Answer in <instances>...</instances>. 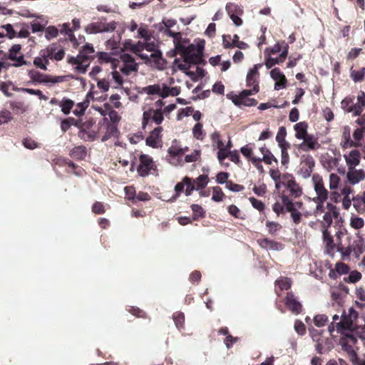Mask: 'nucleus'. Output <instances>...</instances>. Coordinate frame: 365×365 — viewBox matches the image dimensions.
<instances>
[{
	"label": "nucleus",
	"mask_w": 365,
	"mask_h": 365,
	"mask_svg": "<svg viewBox=\"0 0 365 365\" xmlns=\"http://www.w3.org/2000/svg\"><path fill=\"white\" fill-rule=\"evenodd\" d=\"M205 40H200L196 44L189 43L182 56L183 61L199 65L205 63L203 59Z\"/></svg>",
	"instance_id": "obj_1"
},
{
	"label": "nucleus",
	"mask_w": 365,
	"mask_h": 365,
	"mask_svg": "<svg viewBox=\"0 0 365 365\" xmlns=\"http://www.w3.org/2000/svg\"><path fill=\"white\" fill-rule=\"evenodd\" d=\"M358 318V312L354 307H349L347 311L344 310L341 319L336 323V331L340 334H345L347 331H353L356 329L355 322Z\"/></svg>",
	"instance_id": "obj_2"
},
{
	"label": "nucleus",
	"mask_w": 365,
	"mask_h": 365,
	"mask_svg": "<svg viewBox=\"0 0 365 365\" xmlns=\"http://www.w3.org/2000/svg\"><path fill=\"white\" fill-rule=\"evenodd\" d=\"M120 120V115H104V118L98 123V132L104 133L101 140L106 141L110 137H117L118 130L117 128V123Z\"/></svg>",
	"instance_id": "obj_3"
},
{
	"label": "nucleus",
	"mask_w": 365,
	"mask_h": 365,
	"mask_svg": "<svg viewBox=\"0 0 365 365\" xmlns=\"http://www.w3.org/2000/svg\"><path fill=\"white\" fill-rule=\"evenodd\" d=\"M93 123L91 118H80L77 120L76 127L80 130L78 136L86 141H93L97 135L98 130L93 128Z\"/></svg>",
	"instance_id": "obj_4"
},
{
	"label": "nucleus",
	"mask_w": 365,
	"mask_h": 365,
	"mask_svg": "<svg viewBox=\"0 0 365 365\" xmlns=\"http://www.w3.org/2000/svg\"><path fill=\"white\" fill-rule=\"evenodd\" d=\"M188 150V148H182L178 145L176 140H173L171 145L168 149L166 160L174 166L182 165V156Z\"/></svg>",
	"instance_id": "obj_5"
},
{
	"label": "nucleus",
	"mask_w": 365,
	"mask_h": 365,
	"mask_svg": "<svg viewBox=\"0 0 365 365\" xmlns=\"http://www.w3.org/2000/svg\"><path fill=\"white\" fill-rule=\"evenodd\" d=\"M106 19L102 18L101 21L88 24L84 30L88 34L112 32L116 29L117 23L114 21L106 23Z\"/></svg>",
	"instance_id": "obj_6"
},
{
	"label": "nucleus",
	"mask_w": 365,
	"mask_h": 365,
	"mask_svg": "<svg viewBox=\"0 0 365 365\" xmlns=\"http://www.w3.org/2000/svg\"><path fill=\"white\" fill-rule=\"evenodd\" d=\"M282 201L287 212H290L292 221L295 224H299L302 215L299 210L302 207L303 203L300 201H292L288 196L282 195Z\"/></svg>",
	"instance_id": "obj_7"
},
{
	"label": "nucleus",
	"mask_w": 365,
	"mask_h": 365,
	"mask_svg": "<svg viewBox=\"0 0 365 365\" xmlns=\"http://www.w3.org/2000/svg\"><path fill=\"white\" fill-rule=\"evenodd\" d=\"M314 184V190L316 197L313 198V201L325 202L328 199L329 192L325 188L322 177L319 175H314L312 178Z\"/></svg>",
	"instance_id": "obj_8"
},
{
	"label": "nucleus",
	"mask_w": 365,
	"mask_h": 365,
	"mask_svg": "<svg viewBox=\"0 0 365 365\" xmlns=\"http://www.w3.org/2000/svg\"><path fill=\"white\" fill-rule=\"evenodd\" d=\"M315 165L314 158L309 155H304L301 158L298 174L304 179L309 178Z\"/></svg>",
	"instance_id": "obj_9"
},
{
	"label": "nucleus",
	"mask_w": 365,
	"mask_h": 365,
	"mask_svg": "<svg viewBox=\"0 0 365 365\" xmlns=\"http://www.w3.org/2000/svg\"><path fill=\"white\" fill-rule=\"evenodd\" d=\"M56 49L57 44L52 43L46 48L41 51V55L44 58L46 63H48V58L56 61H61L63 58L65 56L64 50L61 48L58 51H56Z\"/></svg>",
	"instance_id": "obj_10"
},
{
	"label": "nucleus",
	"mask_w": 365,
	"mask_h": 365,
	"mask_svg": "<svg viewBox=\"0 0 365 365\" xmlns=\"http://www.w3.org/2000/svg\"><path fill=\"white\" fill-rule=\"evenodd\" d=\"M155 165L153 158L147 155H141L140 157V165L137 168L138 174L141 177H145L149 175L151 170L155 169Z\"/></svg>",
	"instance_id": "obj_11"
},
{
	"label": "nucleus",
	"mask_w": 365,
	"mask_h": 365,
	"mask_svg": "<svg viewBox=\"0 0 365 365\" xmlns=\"http://www.w3.org/2000/svg\"><path fill=\"white\" fill-rule=\"evenodd\" d=\"M356 122L360 128H356L353 133L354 143L352 145H354V147H360L363 133H365V115H360Z\"/></svg>",
	"instance_id": "obj_12"
},
{
	"label": "nucleus",
	"mask_w": 365,
	"mask_h": 365,
	"mask_svg": "<svg viewBox=\"0 0 365 365\" xmlns=\"http://www.w3.org/2000/svg\"><path fill=\"white\" fill-rule=\"evenodd\" d=\"M346 179L348 182L354 185L365 180V171L362 169H348L346 173Z\"/></svg>",
	"instance_id": "obj_13"
},
{
	"label": "nucleus",
	"mask_w": 365,
	"mask_h": 365,
	"mask_svg": "<svg viewBox=\"0 0 365 365\" xmlns=\"http://www.w3.org/2000/svg\"><path fill=\"white\" fill-rule=\"evenodd\" d=\"M303 139V142L299 145V148L304 152L315 150L320 148L317 138L312 135H308Z\"/></svg>",
	"instance_id": "obj_14"
},
{
	"label": "nucleus",
	"mask_w": 365,
	"mask_h": 365,
	"mask_svg": "<svg viewBox=\"0 0 365 365\" xmlns=\"http://www.w3.org/2000/svg\"><path fill=\"white\" fill-rule=\"evenodd\" d=\"M271 78L276 81L274 83V89H283L287 85V78L281 72L279 68H274L270 71Z\"/></svg>",
	"instance_id": "obj_15"
},
{
	"label": "nucleus",
	"mask_w": 365,
	"mask_h": 365,
	"mask_svg": "<svg viewBox=\"0 0 365 365\" xmlns=\"http://www.w3.org/2000/svg\"><path fill=\"white\" fill-rule=\"evenodd\" d=\"M347 168L352 169L360 163L361 154L357 150H352L348 154L344 155Z\"/></svg>",
	"instance_id": "obj_16"
},
{
	"label": "nucleus",
	"mask_w": 365,
	"mask_h": 365,
	"mask_svg": "<svg viewBox=\"0 0 365 365\" xmlns=\"http://www.w3.org/2000/svg\"><path fill=\"white\" fill-rule=\"evenodd\" d=\"M285 304L287 308L295 314L300 313L302 311V304L296 299L292 292L287 294L285 299Z\"/></svg>",
	"instance_id": "obj_17"
},
{
	"label": "nucleus",
	"mask_w": 365,
	"mask_h": 365,
	"mask_svg": "<svg viewBox=\"0 0 365 365\" xmlns=\"http://www.w3.org/2000/svg\"><path fill=\"white\" fill-rule=\"evenodd\" d=\"M341 107L348 113L353 114H361L362 110L359 105H356L354 98L346 97L341 101Z\"/></svg>",
	"instance_id": "obj_18"
},
{
	"label": "nucleus",
	"mask_w": 365,
	"mask_h": 365,
	"mask_svg": "<svg viewBox=\"0 0 365 365\" xmlns=\"http://www.w3.org/2000/svg\"><path fill=\"white\" fill-rule=\"evenodd\" d=\"M257 243L262 248L269 250L279 251L284 248V245L282 243L268 238L259 239L257 240Z\"/></svg>",
	"instance_id": "obj_19"
},
{
	"label": "nucleus",
	"mask_w": 365,
	"mask_h": 365,
	"mask_svg": "<svg viewBox=\"0 0 365 365\" xmlns=\"http://www.w3.org/2000/svg\"><path fill=\"white\" fill-rule=\"evenodd\" d=\"M259 91V86L257 84L255 85L253 89L250 90H244L239 95L233 94L232 93H230L227 94V98L232 101H237L241 100L242 98H249L250 96H252L255 93H257Z\"/></svg>",
	"instance_id": "obj_20"
},
{
	"label": "nucleus",
	"mask_w": 365,
	"mask_h": 365,
	"mask_svg": "<svg viewBox=\"0 0 365 365\" xmlns=\"http://www.w3.org/2000/svg\"><path fill=\"white\" fill-rule=\"evenodd\" d=\"M262 66V64L258 63L249 70L246 78L247 86L250 87L256 85L255 83L257 82V78L259 76L258 70Z\"/></svg>",
	"instance_id": "obj_21"
},
{
	"label": "nucleus",
	"mask_w": 365,
	"mask_h": 365,
	"mask_svg": "<svg viewBox=\"0 0 365 365\" xmlns=\"http://www.w3.org/2000/svg\"><path fill=\"white\" fill-rule=\"evenodd\" d=\"M286 187L289 190L290 195L295 198L302 195V187L294 179L288 180Z\"/></svg>",
	"instance_id": "obj_22"
},
{
	"label": "nucleus",
	"mask_w": 365,
	"mask_h": 365,
	"mask_svg": "<svg viewBox=\"0 0 365 365\" xmlns=\"http://www.w3.org/2000/svg\"><path fill=\"white\" fill-rule=\"evenodd\" d=\"M29 78L34 82L38 83H49V76L40 73L38 71L30 70L28 73Z\"/></svg>",
	"instance_id": "obj_23"
},
{
	"label": "nucleus",
	"mask_w": 365,
	"mask_h": 365,
	"mask_svg": "<svg viewBox=\"0 0 365 365\" xmlns=\"http://www.w3.org/2000/svg\"><path fill=\"white\" fill-rule=\"evenodd\" d=\"M176 24L177 21L175 19L164 18L161 23L155 25V26L159 31L167 35V30H170V28L173 27Z\"/></svg>",
	"instance_id": "obj_24"
},
{
	"label": "nucleus",
	"mask_w": 365,
	"mask_h": 365,
	"mask_svg": "<svg viewBox=\"0 0 365 365\" xmlns=\"http://www.w3.org/2000/svg\"><path fill=\"white\" fill-rule=\"evenodd\" d=\"M70 155L76 160H84L87 156V150L83 145L76 146L70 151Z\"/></svg>",
	"instance_id": "obj_25"
},
{
	"label": "nucleus",
	"mask_w": 365,
	"mask_h": 365,
	"mask_svg": "<svg viewBox=\"0 0 365 365\" xmlns=\"http://www.w3.org/2000/svg\"><path fill=\"white\" fill-rule=\"evenodd\" d=\"M146 145L153 148H158L162 146L161 136L150 133L145 140Z\"/></svg>",
	"instance_id": "obj_26"
},
{
	"label": "nucleus",
	"mask_w": 365,
	"mask_h": 365,
	"mask_svg": "<svg viewBox=\"0 0 365 365\" xmlns=\"http://www.w3.org/2000/svg\"><path fill=\"white\" fill-rule=\"evenodd\" d=\"M124 48L130 50L135 54H138V53L143 51V42L138 41L136 43H133L132 40H126L124 43Z\"/></svg>",
	"instance_id": "obj_27"
},
{
	"label": "nucleus",
	"mask_w": 365,
	"mask_h": 365,
	"mask_svg": "<svg viewBox=\"0 0 365 365\" xmlns=\"http://www.w3.org/2000/svg\"><path fill=\"white\" fill-rule=\"evenodd\" d=\"M323 166L328 170L336 168L339 164V159L334 156L327 155L322 160Z\"/></svg>",
	"instance_id": "obj_28"
},
{
	"label": "nucleus",
	"mask_w": 365,
	"mask_h": 365,
	"mask_svg": "<svg viewBox=\"0 0 365 365\" xmlns=\"http://www.w3.org/2000/svg\"><path fill=\"white\" fill-rule=\"evenodd\" d=\"M74 102L67 98H63L59 103L58 106L63 114H70L71 110L73 107Z\"/></svg>",
	"instance_id": "obj_29"
},
{
	"label": "nucleus",
	"mask_w": 365,
	"mask_h": 365,
	"mask_svg": "<svg viewBox=\"0 0 365 365\" xmlns=\"http://www.w3.org/2000/svg\"><path fill=\"white\" fill-rule=\"evenodd\" d=\"M307 125L304 122H300L294 125V130L296 131L295 137L297 139H302L307 134Z\"/></svg>",
	"instance_id": "obj_30"
},
{
	"label": "nucleus",
	"mask_w": 365,
	"mask_h": 365,
	"mask_svg": "<svg viewBox=\"0 0 365 365\" xmlns=\"http://www.w3.org/2000/svg\"><path fill=\"white\" fill-rule=\"evenodd\" d=\"M95 50L91 43H87L83 48L79 51L78 55L81 57L83 61H88L89 59L88 54L94 53Z\"/></svg>",
	"instance_id": "obj_31"
},
{
	"label": "nucleus",
	"mask_w": 365,
	"mask_h": 365,
	"mask_svg": "<svg viewBox=\"0 0 365 365\" xmlns=\"http://www.w3.org/2000/svg\"><path fill=\"white\" fill-rule=\"evenodd\" d=\"M239 103H237V101H232V103L240 107V108H243V107H250V106H255L257 105V101L255 99V98H242L241 100L238 101Z\"/></svg>",
	"instance_id": "obj_32"
},
{
	"label": "nucleus",
	"mask_w": 365,
	"mask_h": 365,
	"mask_svg": "<svg viewBox=\"0 0 365 365\" xmlns=\"http://www.w3.org/2000/svg\"><path fill=\"white\" fill-rule=\"evenodd\" d=\"M340 345L344 351H346V353L351 356V361L353 362V359L355 356H358L356 352L354 351L353 348V345L348 344L346 341L340 340Z\"/></svg>",
	"instance_id": "obj_33"
},
{
	"label": "nucleus",
	"mask_w": 365,
	"mask_h": 365,
	"mask_svg": "<svg viewBox=\"0 0 365 365\" xmlns=\"http://www.w3.org/2000/svg\"><path fill=\"white\" fill-rule=\"evenodd\" d=\"M185 73L192 79V81H197L198 80V78L204 77L205 76L206 72L203 68L197 66L196 68L195 73L193 71H187L185 72Z\"/></svg>",
	"instance_id": "obj_34"
},
{
	"label": "nucleus",
	"mask_w": 365,
	"mask_h": 365,
	"mask_svg": "<svg viewBox=\"0 0 365 365\" xmlns=\"http://www.w3.org/2000/svg\"><path fill=\"white\" fill-rule=\"evenodd\" d=\"M195 184L196 187V190H200L205 188L208 184V178L205 175H200L198 178L195 180Z\"/></svg>",
	"instance_id": "obj_35"
},
{
	"label": "nucleus",
	"mask_w": 365,
	"mask_h": 365,
	"mask_svg": "<svg viewBox=\"0 0 365 365\" xmlns=\"http://www.w3.org/2000/svg\"><path fill=\"white\" fill-rule=\"evenodd\" d=\"M138 68V63H123V66L120 67V71L125 75L129 76L131 72L137 71Z\"/></svg>",
	"instance_id": "obj_36"
},
{
	"label": "nucleus",
	"mask_w": 365,
	"mask_h": 365,
	"mask_svg": "<svg viewBox=\"0 0 365 365\" xmlns=\"http://www.w3.org/2000/svg\"><path fill=\"white\" fill-rule=\"evenodd\" d=\"M276 284L281 290H287L291 287L292 281L288 277H281L276 281Z\"/></svg>",
	"instance_id": "obj_37"
},
{
	"label": "nucleus",
	"mask_w": 365,
	"mask_h": 365,
	"mask_svg": "<svg viewBox=\"0 0 365 365\" xmlns=\"http://www.w3.org/2000/svg\"><path fill=\"white\" fill-rule=\"evenodd\" d=\"M189 43L190 40L185 38H183V41L174 44V49L178 51V54H180L182 56Z\"/></svg>",
	"instance_id": "obj_38"
},
{
	"label": "nucleus",
	"mask_w": 365,
	"mask_h": 365,
	"mask_svg": "<svg viewBox=\"0 0 365 365\" xmlns=\"http://www.w3.org/2000/svg\"><path fill=\"white\" fill-rule=\"evenodd\" d=\"M350 225L354 229L359 230L364 227V221L361 217L351 216L350 219Z\"/></svg>",
	"instance_id": "obj_39"
},
{
	"label": "nucleus",
	"mask_w": 365,
	"mask_h": 365,
	"mask_svg": "<svg viewBox=\"0 0 365 365\" xmlns=\"http://www.w3.org/2000/svg\"><path fill=\"white\" fill-rule=\"evenodd\" d=\"M9 108L14 113H23L25 111V105L21 101H11L9 103Z\"/></svg>",
	"instance_id": "obj_40"
},
{
	"label": "nucleus",
	"mask_w": 365,
	"mask_h": 365,
	"mask_svg": "<svg viewBox=\"0 0 365 365\" xmlns=\"http://www.w3.org/2000/svg\"><path fill=\"white\" fill-rule=\"evenodd\" d=\"M153 120L156 124H160L163 120V115H143V128H145L149 120Z\"/></svg>",
	"instance_id": "obj_41"
},
{
	"label": "nucleus",
	"mask_w": 365,
	"mask_h": 365,
	"mask_svg": "<svg viewBox=\"0 0 365 365\" xmlns=\"http://www.w3.org/2000/svg\"><path fill=\"white\" fill-rule=\"evenodd\" d=\"M365 75V68H362L359 71L351 70V77L354 82H361L363 81Z\"/></svg>",
	"instance_id": "obj_42"
},
{
	"label": "nucleus",
	"mask_w": 365,
	"mask_h": 365,
	"mask_svg": "<svg viewBox=\"0 0 365 365\" xmlns=\"http://www.w3.org/2000/svg\"><path fill=\"white\" fill-rule=\"evenodd\" d=\"M143 91L148 95H158L160 93V84L150 85L143 88Z\"/></svg>",
	"instance_id": "obj_43"
},
{
	"label": "nucleus",
	"mask_w": 365,
	"mask_h": 365,
	"mask_svg": "<svg viewBox=\"0 0 365 365\" xmlns=\"http://www.w3.org/2000/svg\"><path fill=\"white\" fill-rule=\"evenodd\" d=\"M45 38L50 41L51 39L56 38L58 34V30L56 27L53 26H49L45 29Z\"/></svg>",
	"instance_id": "obj_44"
},
{
	"label": "nucleus",
	"mask_w": 365,
	"mask_h": 365,
	"mask_svg": "<svg viewBox=\"0 0 365 365\" xmlns=\"http://www.w3.org/2000/svg\"><path fill=\"white\" fill-rule=\"evenodd\" d=\"M266 227L271 235H275L282 228V225L279 223L272 221H267Z\"/></svg>",
	"instance_id": "obj_45"
},
{
	"label": "nucleus",
	"mask_w": 365,
	"mask_h": 365,
	"mask_svg": "<svg viewBox=\"0 0 365 365\" xmlns=\"http://www.w3.org/2000/svg\"><path fill=\"white\" fill-rule=\"evenodd\" d=\"M361 278V274L358 271H352L347 277L344 278L346 282L356 283Z\"/></svg>",
	"instance_id": "obj_46"
},
{
	"label": "nucleus",
	"mask_w": 365,
	"mask_h": 365,
	"mask_svg": "<svg viewBox=\"0 0 365 365\" xmlns=\"http://www.w3.org/2000/svg\"><path fill=\"white\" fill-rule=\"evenodd\" d=\"M340 182V178L337 174L331 173L329 175V188L330 190H336L338 188Z\"/></svg>",
	"instance_id": "obj_47"
},
{
	"label": "nucleus",
	"mask_w": 365,
	"mask_h": 365,
	"mask_svg": "<svg viewBox=\"0 0 365 365\" xmlns=\"http://www.w3.org/2000/svg\"><path fill=\"white\" fill-rule=\"evenodd\" d=\"M232 45V47H237L240 49H247L249 48V45L247 43L239 40V36L237 34L233 36Z\"/></svg>",
	"instance_id": "obj_48"
},
{
	"label": "nucleus",
	"mask_w": 365,
	"mask_h": 365,
	"mask_svg": "<svg viewBox=\"0 0 365 365\" xmlns=\"http://www.w3.org/2000/svg\"><path fill=\"white\" fill-rule=\"evenodd\" d=\"M328 321V317L325 314H317L314 318V323L318 327H324Z\"/></svg>",
	"instance_id": "obj_49"
},
{
	"label": "nucleus",
	"mask_w": 365,
	"mask_h": 365,
	"mask_svg": "<svg viewBox=\"0 0 365 365\" xmlns=\"http://www.w3.org/2000/svg\"><path fill=\"white\" fill-rule=\"evenodd\" d=\"M183 182L185 183V185H186V190H185V195L187 196H189L191 195L192 192L194 190H196V187L195 185L192 183V180L188 177H185L183 179Z\"/></svg>",
	"instance_id": "obj_50"
},
{
	"label": "nucleus",
	"mask_w": 365,
	"mask_h": 365,
	"mask_svg": "<svg viewBox=\"0 0 365 365\" xmlns=\"http://www.w3.org/2000/svg\"><path fill=\"white\" fill-rule=\"evenodd\" d=\"M352 201H353V207L356 209V210L358 212H362L365 210L364 207L362 206L363 202H362L359 195H357L355 197H353Z\"/></svg>",
	"instance_id": "obj_51"
},
{
	"label": "nucleus",
	"mask_w": 365,
	"mask_h": 365,
	"mask_svg": "<svg viewBox=\"0 0 365 365\" xmlns=\"http://www.w3.org/2000/svg\"><path fill=\"white\" fill-rule=\"evenodd\" d=\"M192 133L195 138L198 140H202L204 138V134L202 132V125L200 123H197L195 125L192 129Z\"/></svg>",
	"instance_id": "obj_52"
},
{
	"label": "nucleus",
	"mask_w": 365,
	"mask_h": 365,
	"mask_svg": "<svg viewBox=\"0 0 365 365\" xmlns=\"http://www.w3.org/2000/svg\"><path fill=\"white\" fill-rule=\"evenodd\" d=\"M287 132L284 127H280L276 136V140L278 142L279 146H284L283 143L284 142Z\"/></svg>",
	"instance_id": "obj_53"
},
{
	"label": "nucleus",
	"mask_w": 365,
	"mask_h": 365,
	"mask_svg": "<svg viewBox=\"0 0 365 365\" xmlns=\"http://www.w3.org/2000/svg\"><path fill=\"white\" fill-rule=\"evenodd\" d=\"M224 196V193L222 191V189L220 187H213V192L212 200L215 202H220L222 200Z\"/></svg>",
	"instance_id": "obj_54"
},
{
	"label": "nucleus",
	"mask_w": 365,
	"mask_h": 365,
	"mask_svg": "<svg viewBox=\"0 0 365 365\" xmlns=\"http://www.w3.org/2000/svg\"><path fill=\"white\" fill-rule=\"evenodd\" d=\"M76 123L77 120L73 118H68L67 119H65L61 122V129L63 132H66L71 127V125L76 126Z\"/></svg>",
	"instance_id": "obj_55"
},
{
	"label": "nucleus",
	"mask_w": 365,
	"mask_h": 365,
	"mask_svg": "<svg viewBox=\"0 0 365 365\" xmlns=\"http://www.w3.org/2000/svg\"><path fill=\"white\" fill-rule=\"evenodd\" d=\"M21 45L20 44H14L13 45L9 51L8 58L9 59H15L17 56V53L21 51Z\"/></svg>",
	"instance_id": "obj_56"
},
{
	"label": "nucleus",
	"mask_w": 365,
	"mask_h": 365,
	"mask_svg": "<svg viewBox=\"0 0 365 365\" xmlns=\"http://www.w3.org/2000/svg\"><path fill=\"white\" fill-rule=\"evenodd\" d=\"M249 201L252 204V207L259 211H262L265 207L264 204L261 200H259L254 197H249Z\"/></svg>",
	"instance_id": "obj_57"
},
{
	"label": "nucleus",
	"mask_w": 365,
	"mask_h": 365,
	"mask_svg": "<svg viewBox=\"0 0 365 365\" xmlns=\"http://www.w3.org/2000/svg\"><path fill=\"white\" fill-rule=\"evenodd\" d=\"M350 331L345 332L343 334L344 337L341 339V340L347 342L349 344L354 345L357 342V338Z\"/></svg>",
	"instance_id": "obj_58"
},
{
	"label": "nucleus",
	"mask_w": 365,
	"mask_h": 365,
	"mask_svg": "<svg viewBox=\"0 0 365 365\" xmlns=\"http://www.w3.org/2000/svg\"><path fill=\"white\" fill-rule=\"evenodd\" d=\"M226 188L235 192H238L244 190V187L242 185L235 184L232 181L227 182Z\"/></svg>",
	"instance_id": "obj_59"
},
{
	"label": "nucleus",
	"mask_w": 365,
	"mask_h": 365,
	"mask_svg": "<svg viewBox=\"0 0 365 365\" xmlns=\"http://www.w3.org/2000/svg\"><path fill=\"white\" fill-rule=\"evenodd\" d=\"M166 36L173 38L174 44L183 41V38H182V34L180 32H174L171 30H167Z\"/></svg>",
	"instance_id": "obj_60"
},
{
	"label": "nucleus",
	"mask_w": 365,
	"mask_h": 365,
	"mask_svg": "<svg viewBox=\"0 0 365 365\" xmlns=\"http://www.w3.org/2000/svg\"><path fill=\"white\" fill-rule=\"evenodd\" d=\"M97 57L101 63H109L110 61H111V60H113L111 55L107 52H98Z\"/></svg>",
	"instance_id": "obj_61"
},
{
	"label": "nucleus",
	"mask_w": 365,
	"mask_h": 365,
	"mask_svg": "<svg viewBox=\"0 0 365 365\" xmlns=\"http://www.w3.org/2000/svg\"><path fill=\"white\" fill-rule=\"evenodd\" d=\"M282 62H283L282 60L280 59L279 57H277V58L269 57L265 61V66L269 69V68H272L274 65L280 64Z\"/></svg>",
	"instance_id": "obj_62"
},
{
	"label": "nucleus",
	"mask_w": 365,
	"mask_h": 365,
	"mask_svg": "<svg viewBox=\"0 0 365 365\" xmlns=\"http://www.w3.org/2000/svg\"><path fill=\"white\" fill-rule=\"evenodd\" d=\"M339 215H333L331 212H326L323 215V220L326 227H328L332 224L333 218H338Z\"/></svg>",
	"instance_id": "obj_63"
},
{
	"label": "nucleus",
	"mask_w": 365,
	"mask_h": 365,
	"mask_svg": "<svg viewBox=\"0 0 365 365\" xmlns=\"http://www.w3.org/2000/svg\"><path fill=\"white\" fill-rule=\"evenodd\" d=\"M294 329L299 335H304L306 331L305 325L299 320L294 322Z\"/></svg>",
	"instance_id": "obj_64"
}]
</instances>
